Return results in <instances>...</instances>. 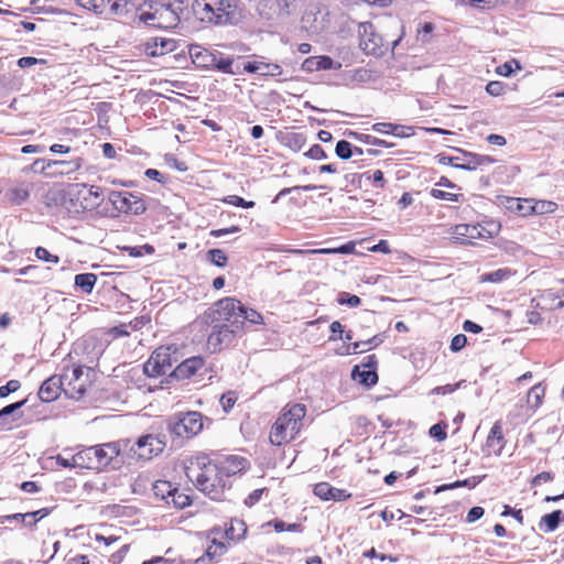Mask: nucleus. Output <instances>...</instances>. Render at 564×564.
<instances>
[{"label": "nucleus", "mask_w": 564, "mask_h": 564, "mask_svg": "<svg viewBox=\"0 0 564 564\" xmlns=\"http://www.w3.org/2000/svg\"><path fill=\"white\" fill-rule=\"evenodd\" d=\"M185 474L210 499L220 500L228 488L210 454L202 453L191 458Z\"/></svg>", "instance_id": "obj_1"}, {"label": "nucleus", "mask_w": 564, "mask_h": 564, "mask_svg": "<svg viewBox=\"0 0 564 564\" xmlns=\"http://www.w3.org/2000/svg\"><path fill=\"white\" fill-rule=\"evenodd\" d=\"M307 408L303 403L288 402L278 413L269 431L272 446L282 447L294 442L305 426Z\"/></svg>", "instance_id": "obj_2"}, {"label": "nucleus", "mask_w": 564, "mask_h": 564, "mask_svg": "<svg viewBox=\"0 0 564 564\" xmlns=\"http://www.w3.org/2000/svg\"><path fill=\"white\" fill-rule=\"evenodd\" d=\"M388 22L398 31L395 39L388 40L389 35L378 34L371 22H361L358 25L360 36L359 46L368 55L381 56L391 44L394 48L403 39L405 32L402 22L397 18H388Z\"/></svg>", "instance_id": "obj_3"}, {"label": "nucleus", "mask_w": 564, "mask_h": 564, "mask_svg": "<svg viewBox=\"0 0 564 564\" xmlns=\"http://www.w3.org/2000/svg\"><path fill=\"white\" fill-rule=\"evenodd\" d=\"M195 8L202 21L217 25L232 24L241 18L236 0H196Z\"/></svg>", "instance_id": "obj_4"}, {"label": "nucleus", "mask_w": 564, "mask_h": 564, "mask_svg": "<svg viewBox=\"0 0 564 564\" xmlns=\"http://www.w3.org/2000/svg\"><path fill=\"white\" fill-rule=\"evenodd\" d=\"M99 187L87 186L82 183H69L65 185V212L68 214H80L93 209L98 205Z\"/></svg>", "instance_id": "obj_5"}, {"label": "nucleus", "mask_w": 564, "mask_h": 564, "mask_svg": "<svg viewBox=\"0 0 564 564\" xmlns=\"http://www.w3.org/2000/svg\"><path fill=\"white\" fill-rule=\"evenodd\" d=\"M500 226L495 221L478 224H458L451 228L449 232L456 242L474 245L476 240L487 241L499 232Z\"/></svg>", "instance_id": "obj_6"}, {"label": "nucleus", "mask_w": 564, "mask_h": 564, "mask_svg": "<svg viewBox=\"0 0 564 564\" xmlns=\"http://www.w3.org/2000/svg\"><path fill=\"white\" fill-rule=\"evenodd\" d=\"M206 316L212 324H228L234 327V324H242L241 316V302L235 297L227 296L218 300L212 308L206 312Z\"/></svg>", "instance_id": "obj_7"}, {"label": "nucleus", "mask_w": 564, "mask_h": 564, "mask_svg": "<svg viewBox=\"0 0 564 564\" xmlns=\"http://www.w3.org/2000/svg\"><path fill=\"white\" fill-rule=\"evenodd\" d=\"M90 371V368H85L80 365L74 366L70 370L68 368L65 369L63 373L65 395L75 400L82 399L93 383L89 378Z\"/></svg>", "instance_id": "obj_8"}, {"label": "nucleus", "mask_w": 564, "mask_h": 564, "mask_svg": "<svg viewBox=\"0 0 564 564\" xmlns=\"http://www.w3.org/2000/svg\"><path fill=\"white\" fill-rule=\"evenodd\" d=\"M242 333V324H234V327H229L228 324H213V329L206 340V348L212 354L220 352Z\"/></svg>", "instance_id": "obj_9"}, {"label": "nucleus", "mask_w": 564, "mask_h": 564, "mask_svg": "<svg viewBox=\"0 0 564 564\" xmlns=\"http://www.w3.org/2000/svg\"><path fill=\"white\" fill-rule=\"evenodd\" d=\"M462 159L458 156L440 154L437 155L438 163L444 165H452L453 167L460 170L474 171L478 167L487 166L497 162L496 159L491 158L490 155H482L466 151H462Z\"/></svg>", "instance_id": "obj_10"}, {"label": "nucleus", "mask_w": 564, "mask_h": 564, "mask_svg": "<svg viewBox=\"0 0 564 564\" xmlns=\"http://www.w3.org/2000/svg\"><path fill=\"white\" fill-rule=\"evenodd\" d=\"M109 202L117 212L123 214L141 215L147 210L143 198L127 191H112L109 194Z\"/></svg>", "instance_id": "obj_11"}, {"label": "nucleus", "mask_w": 564, "mask_h": 564, "mask_svg": "<svg viewBox=\"0 0 564 564\" xmlns=\"http://www.w3.org/2000/svg\"><path fill=\"white\" fill-rule=\"evenodd\" d=\"M214 463L220 470V475L229 486V479L248 468V460L240 455L212 453Z\"/></svg>", "instance_id": "obj_12"}, {"label": "nucleus", "mask_w": 564, "mask_h": 564, "mask_svg": "<svg viewBox=\"0 0 564 564\" xmlns=\"http://www.w3.org/2000/svg\"><path fill=\"white\" fill-rule=\"evenodd\" d=\"M152 9L140 14V20L145 24L158 29H169L176 24L177 17L170 6L158 4Z\"/></svg>", "instance_id": "obj_13"}, {"label": "nucleus", "mask_w": 564, "mask_h": 564, "mask_svg": "<svg viewBox=\"0 0 564 564\" xmlns=\"http://www.w3.org/2000/svg\"><path fill=\"white\" fill-rule=\"evenodd\" d=\"M166 446L165 441L159 435L147 434L138 438L131 451L138 458L150 460L160 455Z\"/></svg>", "instance_id": "obj_14"}, {"label": "nucleus", "mask_w": 564, "mask_h": 564, "mask_svg": "<svg viewBox=\"0 0 564 564\" xmlns=\"http://www.w3.org/2000/svg\"><path fill=\"white\" fill-rule=\"evenodd\" d=\"M203 426V415L197 411H189L178 417L172 431L177 436L192 438L202 432Z\"/></svg>", "instance_id": "obj_15"}, {"label": "nucleus", "mask_w": 564, "mask_h": 564, "mask_svg": "<svg viewBox=\"0 0 564 564\" xmlns=\"http://www.w3.org/2000/svg\"><path fill=\"white\" fill-rule=\"evenodd\" d=\"M172 369V360L169 348L159 347L155 349L143 366L148 377L158 378L166 375Z\"/></svg>", "instance_id": "obj_16"}, {"label": "nucleus", "mask_w": 564, "mask_h": 564, "mask_svg": "<svg viewBox=\"0 0 564 564\" xmlns=\"http://www.w3.org/2000/svg\"><path fill=\"white\" fill-rule=\"evenodd\" d=\"M431 196L440 200L463 202L462 187L453 183L448 177L442 176L430 192Z\"/></svg>", "instance_id": "obj_17"}, {"label": "nucleus", "mask_w": 564, "mask_h": 564, "mask_svg": "<svg viewBox=\"0 0 564 564\" xmlns=\"http://www.w3.org/2000/svg\"><path fill=\"white\" fill-rule=\"evenodd\" d=\"M507 441L503 435L502 423L496 421L486 438L482 446V453L487 457L500 456L503 448L506 447Z\"/></svg>", "instance_id": "obj_18"}, {"label": "nucleus", "mask_w": 564, "mask_h": 564, "mask_svg": "<svg viewBox=\"0 0 564 564\" xmlns=\"http://www.w3.org/2000/svg\"><path fill=\"white\" fill-rule=\"evenodd\" d=\"M208 545L206 547V556L209 560H215L227 553L230 545L223 539L221 525H214L206 532Z\"/></svg>", "instance_id": "obj_19"}, {"label": "nucleus", "mask_w": 564, "mask_h": 564, "mask_svg": "<svg viewBox=\"0 0 564 564\" xmlns=\"http://www.w3.org/2000/svg\"><path fill=\"white\" fill-rule=\"evenodd\" d=\"M221 528L223 539L226 540L230 546L245 540L248 532L245 520L237 517L230 518Z\"/></svg>", "instance_id": "obj_20"}, {"label": "nucleus", "mask_w": 564, "mask_h": 564, "mask_svg": "<svg viewBox=\"0 0 564 564\" xmlns=\"http://www.w3.org/2000/svg\"><path fill=\"white\" fill-rule=\"evenodd\" d=\"M93 454L99 470L109 466L110 463L117 458L121 453V447L117 442H109L91 446Z\"/></svg>", "instance_id": "obj_21"}, {"label": "nucleus", "mask_w": 564, "mask_h": 564, "mask_svg": "<svg viewBox=\"0 0 564 564\" xmlns=\"http://www.w3.org/2000/svg\"><path fill=\"white\" fill-rule=\"evenodd\" d=\"M177 41L167 37H152L143 44L145 55L151 57L163 56L176 51Z\"/></svg>", "instance_id": "obj_22"}, {"label": "nucleus", "mask_w": 564, "mask_h": 564, "mask_svg": "<svg viewBox=\"0 0 564 564\" xmlns=\"http://www.w3.org/2000/svg\"><path fill=\"white\" fill-rule=\"evenodd\" d=\"M61 392L65 393L63 375H53L41 384L37 394L41 401L52 402L59 397Z\"/></svg>", "instance_id": "obj_23"}, {"label": "nucleus", "mask_w": 564, "mask_h": 564, "mask_svg": "<svg viewBox=\"0 0 564 564\" xmlns=\"http://www.w3.org/2000/svg\"><path fill=\"white\" fill-rule=\"evenodd\" d=\"M313 494L324 501L333 500L336 502H341L351 498V494L346 489L333 487L327 481L316 484L313 488Z\"/></svg>", "instance_id": "obj_24"}, {"label": "nucleus", "mask_w": 564, "mask_h": 564, "mask_svg": "<svg viewBox=\"0 0 564 564\" xmlns=\"http://www.w3.org/2000/svg\"><path fill=\"white\" fill-rule=\"evenodd\" d=\"M340 68L341 64L339 62H335L326 55L310 56L302 63V69L307 73Z\"/></svg>", "instance_id": "obj_25"}, {"label": "nucleus", "mask_w": 564, "mask_h": 564, "mask_svg": "<svg viewBox=\"0 0 564 564\" xmlns=\"http://www.w3.org/2000/svg\"><path fill=\"white\" fill-rule=\"evenodd\" d=\"M205 365V360L199 356H194L182 361L174 370L177 378L188 379L195 376Z\"/></svg>", "instance_id": "obj_26"}, {"label": "nucleus", "mask_w": 564, "mask_h": 564, "mask_svg": "<svg viewBox=\"0 0 564 564\" xmlns=\"http://www.w3.org/2000/svg\"><path fill=\"white\" fill-rule=\"evenodd\" d=\"M355 242L354 241H349L345 245H341L339 247H336V248H322V249H290L288 250V252L292 253V254H297V256H302V254H316V253H321V254H334V253H340V254H351L355 252Z\"/></svg>", "instance_id": "obj_27"}, {"label": "nucleus", "mask_w": 564, "mask_h": 564, "mask_svg": "<svg viewBox=\"0 0 564 564\" xmlns=\"http://www.w3.org/2000/svg\"><path fill=\"white\" fill-rule=\"evenodd\" d=\"M65 185L53 186L43 196V204L46 207L65 210Z\"/></svg>", "instance_id": "obj_28"}, {"label": "nucleus", "mask_w": 564, "mask_h": 564, "mask_svg": "<svg viewBox=\"0 0 564 564\" xmlns=\"http://www.w3.org/2000/svg\"><path fill=\"white\" fill-rule=\"evenodd\" d=\"M243 69L247 73H258L263 76H279L282 74V67L275 63H264L262 61H252L245 64Z\"/></svg>", "instance_id": "obj_29"}, {"label": "nucleus", "mask_w": 564, "mask_h": 564, "mask_svg": "<svg viewBox=\"0 0 564 564\" xmlns=\"http://www.w3.org/2000/svg\"><path fill=\"white\" fill-rule=\"evenodd\" d=\"M189 56L195 65L207 68L212 67V63L215 61V56L217 55L199 45H192L189 47Z\"/></svg>", "instance_id": "obj_30"}, {"label": "nucleus", "mask_w": 564, "mask_h": 564, "mask_svg": "<svg viewBox=\"0 0 564 564\" xmlns=\"http://www.w3.org/2000/svg\"><path fill=\"white\" fill-rule=\"evenodd\" d=\"M73 464L77 466V468H85V469H93V470H99L95 456L93 454L91 446L85 447L80 451H78L76 454L73 455Z\"/></svg>", "instance_id": "obj_31"}, {"label": "nucleus", "mask_w": 564, "mask_h": 564, "mask_svg": "<svg viewBox=\"0 0 564 564\" xmlns=\"http://www.w3.org/2000/svg\"><path fill=\"white\" fill-rule=\"evenodd\" d=\"M523 203L528 204V214H552L557 209V204L555 202L546 199H523ZM523 215H527V213Z\"/></svg>", "instance_id": "obj_32"}, {"label": "nucleus", "mask_w": 564, "mask_h": 564, "mask_svg": "<svg viewBox=\"0 0 564 564\" xmlns=\"http://www.w3.org/2000/svg\"><path fill=\"white\" fill-rule=\"evenodd\" d=\"M351 377L355 381L366 388L376 386L379 380L378 373L375 369L364 370L361 369V366H355L352 368Z\"/></svg>", "instance_id": "obj_33"}, {"label": "nucleus", "mask_w": 564, "mask_h": 564, "mask_svg": "<svg viewBox=\"0 0 564 564\" xmlns=\"http://www.w3.org/2000/svg\"><path fill=\"white\" fill-rule=\"evenodd\" d=\"M516 274V271L510 268H500L492 272L482 273L479 275L480 283H501L509 280Z\"/></svg>", "instance_id": "obj_34"}, {"label": "nucleus", "mask_w": 564, "mask_h": 564, "mask_svg": "<svg viewBox=\"0 0 564 564\" xmlns=\"http://www.w3.org/2000/svg\"><path fill=\"white\" fill-rule=\"evenodd\" d=\"M545 387L542 383L533 386L527 394V405L530 410L536 411L545 398Z\"/></svg>", "instance_id": "obj_35"}, {"label": "nucleus", "mask_w": 564, "mask_h": 564, "mask_svg": "<svg viewBox=\"0 0 564 564\" xmlns=\"http://www.w3.org/2000/svg\"><path fill=\"white\" fill-rule=\"evenodd\" d=\"M562 519V511L555 510L551 513L544 514L541 517L539 522V528L543 532H552L557 529L560 521Z\"/></svg>", "instance_id": "obj_36"}, {"label": "nucleus", "mask_w": 564, "mask_h": 564, "mask_svg": "<svg viewBox=\"0 0 564 564\" xmlns=\"http://www.w3.org/2000/svg\"><path fill=\"white\" fill-rule=\"evenodd\" d=\"M359 180L370 183L376 189H383L387 185V180L381 170L366 171L359 175Z\"/></svg>", "instance_id": "obj_37"}, {"label": "nucleus", "mask_w": 564, "mask_h": 564, "mask_svg": "<svg viewBox=\"0 0 564 564\" xmlns=\"http://www.w3.org/2000/svg\"><path fill=\"white\" fill-rule=\"evenodd\" d=\"M97 282V275L94 273H80L75 275V286L79 288L84 293L90 294Z\"/></svg>", "instance_id": "obj_38"}, {"label": "nucleus", "mask_w": 564, "mask_h": 564, "mask_svg": "<svg viewBox=\"0 0 564 564\" xmlns=\"http://www.w3.org/2000/svg\"><path fill=\"white\" fill-rule=\"evenodd\" d=\"M152 489L155 497L167 501L174 492L175 487L167 480H156L153 482Z\"/></svg>", "instance_id": "obj_39"}, {"label": "nucleus", "mask_w": 564, "mask_h": 564, "mask_svg": "<svg viewBox=\"0 0 564 564\" xmlns=\"http://www.w3.org/2000/svg\"><path fill=\"white\" fill-rule=\"evenodd\" d=\"M215 54L218 56H215V61H213L212 67L227 74H235V72L232 70L234 59L231 57L225 56L219 52H216Z\"/></svg>", "instance_id": "obj_40"}, {"label": "nucleus", "mask_w": 564, "mask_h": 564, "mask_svg": "<svg viewBox=\"0 0 564 564\" xmlns=\"http://www.w3.org/2000/svg\"><path fill=\"white\" fill-rule=\"evenodd\" d=\"M167 503H172L177 509H184L192 503V498L189 495L185 494L184 491L175 488L174 492L172 494L170 500H167Z\"/></svg>", "instance_id": "obj_41"}, {"label": "nucleus", "mask_w": 564, "mask_h": 564, "mask_svg": "<svg viewBox=\"0 0 564 564\" xmlns=\"http://www.w3.org/2000/svg\"><path fill=\"white\" fill-rule=\"evenodd\" d=\"M267 525L273 527L274 531L278 533H281L283 531L302 532V530H303V527L301 523L285 524L284 521L279 520V519H273V520L267 522Z\"/></svg>", "instance_id": "obj_42"}, {"label": "nucleus", "mask_w": 564, "mask_h": 564, "mask_svg": "<svg viewBox=\"0 0 564 564\" xmlns=\"http://www.w3.org/2000/svg\"><path fill=\"white\" fill-rule=\"evenodd\" d=\"M240 318H242L241 321L243 322H249L251 324H254V325H261L263 324V316L257 312L256 310L253 308H250V307H246L242 303H241V316Z\"/></svg>", "instance_id": "obj_43"}, {"label": "nucleus", "mask_w": 564, "mask_h": 564, "mask_svg": "<svg viewBox=\"0 0 564 564\" xmlns=\"http://www.w3.org/2000/svg\"><path fill=\"white\" fill-rule=\"evenodd\" d=\"M238 401V393L234 390H229L227 392H225L221 397H220V405L224 410V412L228 413L232 410V408L235 406L236 402Z\"/></svg>", "instance_id": "obj_44"}, {"label": "nucleus", "mask_w": 564, "mask_h": 564, "mask_svg": "<svg viewBox=\"0 0 564 564\" xmlns=\"http://www.w3.org/2000/svg\"><path fill=\"white\" fill-rule=\"evenodd\" d=\"M514 69H521V65L517 59H511L497 66L496 73L500 76L509 77Z\"/></svg>", "instance_id": "obj_45"}, {"label": "nucleus", "mask_w": 564, "mask_h": 564, "mask_svg": "<svg viewBox=\"0 0 564 564\" xmlns=\"http://www.w3.org/2000/svg\"><path fill=\"white\" fill-rule=\"evenodd\" d=\"M462 3L480 10H489L497 7L499 0H462Z\"/></svg>", "instance_id": "obj_46"}, {"label": "nucleus", "mask_w": 564, "mask_h": 564, "mask_svg": "<svg viewBox=\"0 0 564 564\" xmlns=\"http://www.w3.org/2000/svg\"><path fill=\"white\" fill-rule=\"evenodd\" d=\"M446 429L447 424L445 422H440L430 427L429 434L436 441L443 442L447 438Z\"/></svg>", "instance_id": "obj_47"}, {"label": "nucleus", "mask_w": 564, "mask_h": 564, "mask_svg": "<svg viewBox=\"0 0 564 564\" xmlns=\"http://www.w3.org/2000/svg\"><path fill=\"white\" fill-rule=\"evenodd\" d=\"M208 259L217 267H225L227 264L228 258L226 253L221 249H210L207 252Z\"/></svg>", "instance_id": "obj_48"}, {"label": "nucleus", "mask_w": 564, "mask_h": 564, "mask_svg": "<svg viewBox=\"0 0 564 564\" xmlns=\"http://www.w3.org/2000/svg\"><path fill=\"white\" fill-rule=\"evenodd\" d=\"M223 202L225 204L232 205L236 207H242V208H252L254 206L253 200H246L238 195H228L223 199Z\"/></svg>", "instance_id": "obj_49"}, {"label": "nucleus", "mask_w": 564, "mask_h": 564, "mask_svg": "<svg viewBox=\"0 0 564 564\" xmlns=\"http://www.w3.org/2000/svg\"><path fill=\"white\" fill-rule=\"evenodd\" d=\"M76 3L84 9H87L89 11H93L95 13L100 14L104 9V0H75Z\"/></svg>", "instance_id": "obj_50"}, {"label": "nucleus", "mask_w": 564, "mask_h": 564, "mask_svg": "<svg viewBox=\"0 0 564 564\" xmlns=\"http://www.w3.org/2000/svg\"><path fill=\"white\" fill-rule=\"evenodd\" d=\"M335 152H336L337 156L343 160H347V159L351 158L352 148H351L350 142H348L346 140L338 141L336 144V148H335Z\"/></svg>", "instance_id": "obj_51"}, {"label": "nucleus", "mask_w": 564, "mask_h": 564, "mask_svg": "<svg viewBox=\"0 0 564 564\" xmlns=\"http://www.w3.org/2000/svg\"><path fill=\"white\" fill-rule=\"evenodd\" d=\"M34 254L39 260L44 261V262L55 263V264L59 262V257L56 254L50 253V251L47 249H45L44 247L35 248Z\"/></svg>", "instance_id": "obj_52"}, {"label": "nucleus", "mask_w": 564, "mask_h": 564, "mask_svg": "<svg viewBox=\"0 0 564 564\" xmlns=\"http://www.w3.org/2000/svg\"><path fill=\"white\" fill-rule=\"evenodd\" d=\"M357 139L360 142L366 143V144H370V145H377V147H382V148H390V147H392V144L387 142L386 140L372 137L370 134L361 133V134L357 135Z\"/></svg>", "instance_id": "obj_53"}, {"label": "nucleus", "mask_w": 564, "mask_h": 564, "mask_svg": "<svg viewBox=\"0 0 564 564\" xmlns=\"http://www.w3.org/2000/svg\"><path fill=\"white\" fill-rule=\"evenodd\" d=\"M29 196L30 193L25 187H15L10 192L11 202L18 205L25 202L29 198Z\"/></svg>", "instance_id": "obj_54"}, {"label": "nucleus", "mask_w": 564, "mask_h": 564, "mask_svg": "<svg viewBox=\"0 0 564 564\" xmlns=\"http://www.w3.org/2000/svg\"><path fill=\"white\" fill-rule=\"evenodd\" d=\"M337 302L340 305H349L351 307H357L360 305L361 300L358 295L343 292L339 294Z\"/></svg>", "instance_id": "obj_55"}, {"label": "nucleus", "mask_w": 564, "mask_h": 564, "mask_svg": "<svg viewBox=\"0 0 564 564\" xmlns=\"http://www.w3.org/2000/svg\"><path fill=\"white\" fill-rule=\"evenodd\" d=\"M84 160L82 158H75L73 160H55L53 164L55 165H66L68 166V173H73L79 171L83 167Z\"/></svg>", "instance_id": "obj_56"}, {"label": "nucleus", "mask_w": 564, "mask_h": 564, "mask_svg": "<svg viewBox=\"0 0 564 564\" xmlns=\"http://www.w3.org/2000/svg\"><path fill=\"white\" fill-rule=\"evenodd\" d=\"M21 388V382L17 379L9 380L4 386L0 387V398H7L9 394L17 392Z\"/></svg>", "instance_id": "obj_57"}, {"label": "nucleus", "mask_w": 564, "mask_h": 564, "mask_svg": "<svg viewBox=\"0 0 564 564\" xmlns=\"http://www.w3.org/2000/svg\"><path fill=\"white\" fill-rule=\"evenodd\" d=\"M506 85L499 80H491L486 85V91L490 96L498 97L505 93Z\"/></svg>", "instance_id": "obj_58"}, {"label": "nucleus", "mask_w": 564, "mask_h": 564, "mask_svg": "<svg viewBox=\"0 0 564 564\" xmlns=\"http://www.w3.org/2000/svg\"><path fill=\"white\" fill-rule=\"evenodd\" d=\"M394 137L398 138H410L414 135V128L411 126H403L394 123L393 131L391 132Z\"/></svg>", "instance_id": "obj_59"}, {"label": "nucleus", "mask_w": 564, "mask_h": 564, "mask_svg": "<svg viewBox=\"0 0 564 564\" xmlns=\"http://www.w3.org/2000/svg\"><path fill=\"white\" fill-rule=\"evenodd\" d=\"M467 344V337L464 334L455 335L451 341V350L457 352L462 350Z\"/></svg>", "instance_id": "obj_60"}, {"label": "nucleus", "mask_w": 564, "mask_h": 564, "mask_svg": "<svg viewBox=\"0 0 564 564\" xmlns=\"http://www.w3.org/2000/svg\"><path fill=\"white\" fill-rule=\"evenodd\" d=\"M264 491H267V488H260V489L253 490L245 499V505L249 508L253 507L256 503H258L260 501Z\"/></svg>", "instance_id": "obj_61"}, {"label": "nucleus", "mask_w": 564, "mask_h": 564, "mask_svg": "<svg viewBox=\"0 0 564 564\" xmlns=\"http://www.w3.org/2000/svg\"><path fill=\"white\" fill-rule=\"evenodd\" d=\"M306 155L313 160H323L327 158L325 150L319 144H314L306 152Z\"/></svg>", "instance_id": "obj_62"}, {"label": "nucleus", "mask_w": 564, "mask_h": 564, "mask_svg": "<svg viewBox=\"0 0 564 564\" xmlns=\"http://www.w3.org/2000/svg\"><path fill=\"white\" fill-rule=\"evenodd\" d=\"M107 335L113 340L122 336H128L129 332L126 324L115 326L108 329Z\"/></svg>", "instance_id": "obj_63"}, {"label": "nucleus", "mask_w": 564, "mask_h": 564, "mask_svg": "<svg viewBox=\"0 0 564 564\" xmlns=\"http://www.w3.org/2000/svg\"><path fill=\"white\" fill-rule=\"evenodd\" d=\"M361 366V369L364 370H371V369H375V371H377V367H378V358L376 355H368L366 356L361 364L359 365Z\"/></svg>", "instance_id": "obj_64"}]
</instances>
